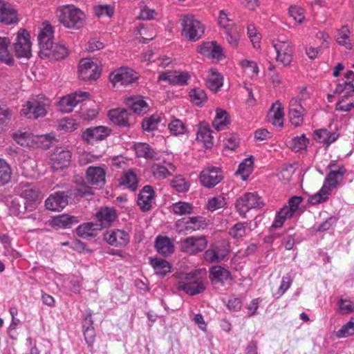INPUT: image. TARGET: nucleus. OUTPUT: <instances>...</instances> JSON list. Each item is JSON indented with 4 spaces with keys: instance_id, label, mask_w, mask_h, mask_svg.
Listing matches in <instances>:
<instances>
[{
    "instance_id": "nucleus-1",
    "label": "nucleus",
    "mask_w": 354,
    "mask_h": 354,
    "mask_svg": "<svg viewBox=\"0 0 354 354\" xmlns=\"http://www.w3.org/2000/svg\"><path fill=\"white\" fill-rule=\"evenodd\" d=\"M59 22L67 28L80 29L85 21L86 16L80 8L74 5H65L57 10Z\"/></svg>"
},
{
    "instance_id": "nucleus-2",
    "label": "nucleus",
    "mask_w": 354,
    "mask_h": 354,
    "mask_svg": "<svg viewBox=\"0 0 354 354\" xmlns=\"http://www.w3.org/2000/svg\"><path fill=\"white\" fill-rule=\"evenodd\" d=\"M177 284L178 290L183 291L189 295H196L203 292L206 288L203 279L196 272L181 273Z\"/></svg>"
},
{
    "instance_id": "nucleus-3",
    "label": "nucleus",
    "mask_w": 354,
    "mask_h": 354,
    "mask_svg": "<svg viewBox=\"0 0 354 354\" xmlns=\"http://www.w3.org/2000/svg\"><path fill=\"white\" fill-rule=\"evenodd\" d=\"M182 35L192 41L198 40L205 31L202 23L193 15H184L180 19Z\"/></svg>"
},
{
    "instance_id": "nucleus-4",
    "label": "nucleus",
    "mask_w": 354,
    "mask_h": 354,
    "mask_svg": "<svg viewBox=\"0 0 354 354\" xmlns=\"http://www.w3.org/2000/svg\"><path fill=\"white\" fill-rule=\"evenodd\" d=\"M47 106L48 101L46 98L39 96L32 97L23 105L20 113L28 119H37L46 115Z\"/></svg>"
},
{
    "instance_id": "nucleus-5",
    "label": "nucleus",
    "mask_w": 354,
    "mask_h": 354,
    "mask_svg": "<svg viewBox=\"0 0 354 354\" xmlns=\"http://www.w3.org/2000/svg\"><path fill=\"white\" fill-rule=\"evenodd\" d=\"M16 192L22 198V201L29 207V212H33L40 203L39 192L35 186L28 182H21L15 188Z\"/></svg>"
},
{
    "instance_id": "nucleus-6",
    "label": "nucleus",
    "mask_w": 354,
    "mask_h": 354,
    "mask_svg": "<svg viewBox=\"0 0 354 354\" xmlns=\"http://www.w3.org/2000/svg\"><path fill=\"white\" fill-rule=\"evenodd\" d=\"M138 79V73L128 67L119 68L109 75L110 82L114 86H132Z\"/></svg>"
},
{
    "instance_id": "nucleus-7",
    "label": "nucleus",
    "mask_w": 354,
    "mask_h": 354,
    "mask_svg": "<svg viewBox=\"0 0 354 354\" xmlns=\"http://www.w3.org/2000/svg\"><path fill=\"white\" fill-rule=\"evenodd\" d=\"M263 205L261 198L256 192H247L239 197L235 203L236 211L242 217L251 209L259 208Z\"/></svg>"
},
{
    "instance_id": "nucleus-8",
    "label": "nucleus",
    "mask_w": 354,
    "mask_h": 354,
    "mask_svg": "<svg viewBox=\"0 0 354 354\" xmlns=\"http://www.w3.org/2000/svg\"><path fill=\"white\" fill-rule=\"evenodd\" d=\"M15 54L17 58H30L32 55L30 37L25 29H20L13 44Z\"/></svg>"
},
{
    "instance_id": "nucleus-9",
    "label": "nucleus",
    "mask_w": 354,
    "mask_h": 354,
    "mask_svg": "<svg viewBox=\"0 0 354 354\" xmlns=\"http://www.w3.org/2000/svg\"><path fill=\"white\" fill-rule=\"evenodd\" d=\"M272 45L277 53L276 60L284 66H289L293 59V48L292 43L288 40H273Z\"/></svg>"
},
{
    "instance_id": "nucleus-10",
    "label": "nucleus",
    "mask_w": 354,
    "mask_h": 354,
    "mask_svg": "<svg viewBox=\"0 0 354 354\" xmlns=\"http://www.w3.org/2000/svg\"><path fill=\"white\" fill-rule=\"evenodd\" d=\"M207 245L205 236H192L181 241L180 251L189 255H195L202 252Z\"/></svg>"
},
{
    "instance_id": "nucleus-11",
    "label": "nucleus",
    "mask_w": 354,
    "mask_h": 354,
    "mask_svg": "<svg viewBox=\"0 0 354 354\" xmlns=\"http://www.w3.org/2000/svg\"><path fill=\"white\" fill-rule=\"evenodd\" d=\"M100 75V69L97 64L90 59H83L78 66L79 78L84 81L96 80Z\"/></svg>"
},
{
    "instance_id": "nucleus-12",
    "label": "nucleus",
    "mask_w": 354,
    "mask_h": 354,
    "mask_svg": "<svg viewBox=\"0 0 354 354\" xmlns=\"http://www.w3.org/2000/svg\"><path fill=\"white\" fill-rule=\"evenodd\" d=\"M89 93L87 92H75L62 97L57 103V106L62 113H70L73 108L80 102L87 99Z\"/></svg>"
},
{
    "instance_id": "nucleus-13",
    "label": "nucleus",
    "mask_w": 354,
    "mask_h": 354,
    "mask_svg": "<svg viewBox=\"0 0 354 354\" xmlns=\"http://www.w3.org/2000/svg\"><path fill=\"white\" fill-rule=\"evenodd\" d=\"M72 153L70 150L56 147L50 155V161L53 170H62L71 163Z\"/></svg>"
},
{
    "instance_id": "nucleus-14",
    "label": "nucleus",
    "mask_w": 354,
    "mask_h": 354,
    "mask_svg": "<svg viewBox=\"0 0 354 354\" xmlns=\"http://www.w3.org/2000/svg\"><path fill=\"white\" fill-rule=\"evenodd\" d=\"M199 178L203 186L212 188L223 179V172L219 167H209L201 171Z\"/></svg>"
},
{
    "instance_id": "nucleus-15",
    "label": "nucleus",
    "mask_w": 354,
    "mask_h": 354,
    "mask_svg": "<svg viewBox=\"0 0 354 354\" xmlns=\"http://www.w3.org/2000/svg\"><path fill=\"white\" fill-rule=\"evenodd\" d=\"M66 199L67 204L68 201H77L80 198L86 196L93 195L92 187L87 185L85 183L76 186H71L66 191H61Z\"/></svg>"
},
{
    "instance_id": "nucleus-16",
    "label": "nucleus",
    "mask_w": 354,
    "mask_h": 354,
    "mask_svg": "<svg viewBox=\"0 0 354 354\" xmlns=\"http://www.w3.org/2000/svg\"><path fill=\"white\" fill-rule=\"evenodd\" d=\"M111 130L104 126H97L87 128L82 132V139L87 143L93 144L95 142L102 140L107 138Z\"/></svg>"
},
{
    "instance_id": "nucleus-17",
    "label": "nucleus",
    "mask_w": 354,
    "mask_h": 354,
    "mask_svg": "<svg viewBox=\"0 0 354 354\" xmlns=\"http://www.w3.org/2000/svg\"><path fill=\"white\" fill-rule=\"evenodd\" d=\"M300 100L301 99L294 97L289 102L290 122L295 127H300L303 124L304 116L306 114V110L300 104Z\"/></svg>"
},
{
    "instance_id": "nucleus-18",
    "label": "nucleus",
    "mask_w": 354,
    "mask_h": 354,
    "mask_svg": "<svg viewBox=\"0 0 354 354\" xmlns=\"http://www.w3.org/2000/svg\"><path fill=\"white\" fill-rule=\"evenodd\" d=\"M335 165L336 160H333L330 162L327 167L330 171L324 181V184L331 189L337 187L338 183L342 180L344 174L346 173L345 167H340L338 169H334Z\"/></svg>"
},
{
    "instance_id": "nucleus-19",
    "label": "nucleus",
    "mask_w": 354,
    "mask_h": 354,
    "mask_svg": "<svg viewBox=\"0 0 354 354\" xmlns=\"http://www.w3.org/2000/svg\"><path fill=\"white\" fill-rule=\"evenodd\" d=\"M129 234L121 230H112L104 234V239L109 245L123 248L129 242Z\"/></svg>"
},
{
    "instance_id": "nucleus-20",
    "label": "nucleus",
    "mask_w": 354,
    "mask_h": 354,
    "mask_svg": "<svg viewBox=\"0 0 354 354\" xmlns=\"http://www.w3.org/2000/svg\"><path fill=\"white\" fill-rule=\"evenodd\" d=\"M43 28L40 30L38 35L39 46L40 48V56L44 55L47 50L54 44L53 26L48 22L43 24Z\"/></svg>"
},
{
    "instance_id": "nucleus-21",
    "label": "nucleus",
    "mask_w": 354,
    "mask_h": 354,
    "mask_svg": "<svg viewBox=\"0 0 354 354\" xmlns=\"http://www.w3.org/2000/svg\"><path fill=\"white\" fill-rule=\"evenodd\" d=\"M106 171L101 167L90 166L86 171V179L88 183L98 187H102L106 183Z\"/></svg>"
},
{
    "instance_id": "nucleus-22",
    "label": "nucleus",
    "mask_w": 354,
    "mask_h": 354,
    "mask_svg": "<svg viewBox=\"0 0 354 354\" xmlns=\"http://www.w3.org/2000/svg\"><path fill=\"white\" fill-rule=\"evenodd\" d=\"M158 81H167L173 85L183 86L187 84L189 75L186 72L167 71L158 76Z\"/></svg>"
},
{
    "instance_id": "nucleus-23",
    "label": "nucleus",
    "mask_w": 354,
    "mask_h": 354,
    "mask_svg": "<svg viewBox=\"0 0 354 354\" xmlns=\"http://www.w3.org/2000/svg\"><path fill=\"white\" fill-rule=\"evenodd\" d=\"M241 27L231 23L223 25L221 34L223 38L233 47L237 46L240 40Z\"/></svg>"
},
{
    "instance_id": "nucleus-24",
    "label": "nucleus",
    "mask_w": 354,
    "mask_h": 354,
    "mask_svg": "<svg viewBox=\"0 0 354 354\" xmlns=\"http://www.w3.org/2000/svg\"><path fill=\"white\" fill-rule=\"evenodd\" d=\"M209 278L212 283L222 285L229 280H232V274L227 269L221 266H214L209 268Z\"/></svg>"
},
{
    "instance_id": "nucleus-25",
    "label": "nucleus",
    "mask_w": 354,
    "mask_h": 354,
    "mask_svg": "<svg viewBox=\"0 0 354 354\" xmlns=\"http://www.w3.org/2000/svg\"><path fill=\"white\" fill-rule=\"evenodd\" d=\"M155 196V192L151 185H145L140 190L137 203L143 212H147L151 209L152 200Z\"/></svg>"
},
{
    "instance_id": "nucleus-26",
    "label": "nucleus",
    "mask_w": 354,
    "mask_h": 354,
    "mask_svg": "<svg viewBox=\"0 0 354 354\" xmlns=\"http://www.w3.org/2000/svg\"><path fill=\"white\" fill-rule=\"evenodd\" d=\"M67 205L66 199L61 191L50 194L45 201L46 208L54 212L62 211Z\"/></svg>"
},
{
    "instance_id": "nucleus-27",
    "label": "nucleus",
    "mask_w": 354,
    "mask_h": 354,
    "mask_svg": "<svg viewBox=\"0 0 354 354\" xmlns=\"http://www.w3.org/2000/svg\"><path fill=\"white\" fill-rule=\"evenodd\" d=\"M117 218L115 209L113 207H101L95 214V218L101 230L109 227Z\"/></svg>"
},
{
    "instance_id": "nucleus-28",
    "label": "nucleus",
    "mask_w": 354,
    "mask_h": 354,
    "mask_svg": "<svg viewBox=\"0 0 354 354\" xmlns=\"http://www.w3.org/2000/svg\"><path fill=\"white\" fill-rule=\"evenodd\" d=\"M227 255V251L218 245H212L203 254L204 259L210 263H218Z\"/></svg>"
},
{
    "instance_id": "nucleus-29",
    "label": "nucleus",
    "mask_w": 354,
    "mask_h": 354,
    "mask_svg": "<svg viewBox=\"0 0 354 354\" xmlns=\"http://www.w3.org/2000/svg\"><path fill=\"white\" fill-rule=\"evenodd\" d=\"M0 21L7 25L18 21L17 11L10 3L0 1Z\"/></svg>"
},
{
    "instance_id": "nucleus-30",
    "label": "nucleus",
    "mask_w": 354,
    "mask_h": 354,
    "mask_svg": "<svg viewBox=\"0 0 354 354\" xmlns=\"http://www.w3.org/2000/svg\"><path fill=\"white\" fill-rule=\"evenodd\" d=\"M109 117L113 123L120 127H127L131 125V114L124 109L111 110L109 113Z\"/></svg>"
},
{
    "instance_id": "nucleus-31",
    "label": "nucleus",
    "mask_w": 354,
    "mask_h": 354,
    "mask_svg": "<svg viewBox=\"0 0 354 354\" xmlns=\"http://www.w3.org/2000/svg\"><path fill=\"white\" fill-rule=\"evenodd\" d=\"M134 150L136 156L143 158L147 160L158 159V152L146 142H137L134 145Z\"/></svg>"
},
{
    "instance_id": "nucleus-32",
    "label": "nucleus",
    "mask_w": 354,
    "mask_h": 354,
    "mask_svg": "<svg viewBox=\"0 0 354 354\" xmlns=\"http://www.w3.org/2000/svg\"><path fill=\"white\" fill-rule=\"evenodd\" d=\"M78 222L76 216L64 214L53 218L50 225L55 229H67L72 227Z\"/></svg>"
},
{
    "instance_id": "nucleus-33",
    "label": "nucleus",
    "mask_w": 354,
    "mask_h": 354,
    "mask_svg": "<svg viewBox=\"0 0 354 354\" xmlns=\"http://www.w3.org/2000/svg\"><path fill=\"white\" fill-rule=\"evenodd\" d=\"M100 230H101L100 225L88 222L79 225L76 229V233L80 237L91 239L96 236L97 231Z\"/></svg>"
},
{
    "instance_id": "nucleus-34",
    "label": "nucleus",
    "mask_w": 354,
    "mask_h": 354,
    "mask_svg": "<svg viewBox=\"0 0 354 354\" xmlns=\"http://www.w3.org/2000/svg\"><path fill=\"white\" fill-rule=\"evenodd\" d=\"M157 252L163 257L170 256L174 251L173 243L167 236H158L155 241Z\"/></svg>"
},
{
    "instance_id": "nucleus-35",
    "label": "nucleus",
    "mask_w": 354,
    "mask_h": 354,
    "mask_svg": "<svg viewBox=\"0 0 354 354\" xmlns=\"http://www.w3.org/2000/svg\"><path fill=\"white\" fill-rule=\"evenodd\" d=\"M283 116V107L281 103L277 102L273 104L268 115L269 121L275 127H282Z\"/></svg>"
},
{
    "instance_id": "nucleus-36",
    "label": "nucleus",
    "mask_w": 354,
    "mask_h": 354,
    "mask_svg": "<svg viewBox=\"0 0 354 354\" xmlns=\"http://www.w3.org/2000/svg\"><path fill=\"white\" fill-rule=\"evenodd\" d=\"M200 51L202 54L209 55L218 60L224 57L222 47L216 41L204 43L201 46Z\"/></svg>"
},
{
    "instance_id": "nucleus-37",
    "label": "nucleus",
    "mask_w": 354,
    "mask_h": 354,
    "mask_svg": "<svg viewBox=\"0 0 354 354\" xmlns=\"http://www.w3.org/2000/svg\"><path fill=\"white\" fill-rule=\"evenodd\" d=\"M128 107L137 114L145 113L148 110L147 103L140 96L130 97L125 100Z\"/></svg>"
},
{
    "instance_id": "nucleus-38",
    "label": "nucleus",
    "mask_w": 354,
    "mask_h": 354,
    "mask_svg": "<svg viewBox=\"0 0 354 354\" xmlns=\"http://www.w3.org/2000/svg\"><path fill=\"white\" fill-rule=\"evenodd\" d=\"M68 55V49L63 44H54L49 48L41 57H47L51 59L59 60L64 59Z\"/></svg>"
},
{
    "instance_id": "nucleus-39",
    "label": "nucleus",
    "mask_w": 354,
    "mask_h": 354,
    "mask_svg": "<svg viewBox=\"0 0 354 354\" xmlns=\"http://www.w3.org/2000/svg\"><path fill=\"white\" fill-rule=\"evenodd\" d=\"M339 135L337 132H330L326 129H320L315 131V139L321 143H324L328 147L335 142Z\"/></svg>"
},
{
    "instance_id": "nucleus-40",
    "label": "nucleus",
    "mask_w": 354,
    "mask_h": 354,
    "mask_svg": "<svg viewBox=\"0 0 354 354\" xmlns=\"http://www.w3.org/2000/svg\"><path fill=\"white\" fill-rule=\"evenodd\" d=\"M212 130L206 125H201L196 133V140L203 143L206 149H210L213 146V136Z\"/></svg>"
},
{
    "instance_id": "nucleus-41",
    "label": "nucleus",
    "mask_w": 354,
    "mask_h": 354,
    "mask_svg": "<svg viewBox=\"0 0 354 354\" xmlns=\"http://www.w3.org/2000/svg\"><path fill=\"white\" fill-rule=\"evenodd\" d=\"M150 264L153 268L155 273L159 276L165 277L171 272V264L167 261L161 258H151Z\"/></svg>"
},
{
    "instance_id": "nucleus-42",
    "label": "nucleus",
    "mask_w": 354,
    "mask_h": 354,
    "mask_svg": "<svg viewBox=\"0 0 354 354\" xmlns=\"http://www.w3.org/2000/svg\"><path fill=\"white\" fill-rule=\"evenodd\" d=\"M230 124L227 112L221 108L216 109V115L212 121V125L217 131L225 129Z\"/></svg>"
},
{
    "instance_id": "nucleus-43",
    "label": "nucleus",
    "mask_w": 354,
    "mask_h": 354,
    "mask_svg": "<svg viewBox=\"0 0 354 354\" xmlns=\"http://www.w3.org/2000/svg\"><path fill=\"white\" fill-rule=\"evenodd\" d=\"M10 211L19 217H25V214L29 212V207L26 205L22 198L15 197L11 200L9 205Z\"/></svg>"
},
{
    "instance_id": "nucleus-44",
    "label": "nucleus",
    "mask_w": 354,
    "mask_h": 354,
    "mask_svg": "<svg viewBox=\"0 0 354 354\" xmlns=\"http://www.w3.org/2000/svg\"><path fill=\"white\" fill-rule=\"evenodd\" d=\"M331 193L332 189L323 183L322 188L317 193L309 196L308 202L312 205L325 203L328 200Z\"/></svg>"
},
{
    "instance_id": "nucleus-45",
    "label": "nucleus",
    "mask_w": 354,
    "mask_h": 354,
    "mask_svg": "<svg viewBox=\"0 0 354 354\" xmlns=\"http://www.w3.org/2000/svg\"><path fill=\"white\" fill-rule=\"evenodd\" d=\"M10 45V40L8 37H0V61L8 65L14 62L12 55L8 50Z\"/></svg>"
},
{
    "instance_id": "nucleus-46",
    "label": "nucleus",
    "mask_w": 354,
    "mask_h": 354,
    "mask_svg": "<svg viewBox=\"0 0 354 354\" xmlns=\"http://www.w3.org/2000/svg\"><path fill=\"white\" fill-rule=\"evenodd\" d=\"M138 179L136 174L131 170L125 172L120 178V185L128 188L131 191H136L138 188Z\"/></svg>"
},
{
    "instance_id": "nucleus-47",
    "label": "nucleus",
    "mask_w": 354,
    "mask_h": 354,
    "mask_svg": "<svg viewBox=\"0 0 354 354\" xmlns=\"http://www.w3.org/2000/svg\"><path fill=\"white\" fill-rule=\"evenodd\" d=\"M223 84V77L218 73L212 71L206 80L207 87L213 92H217Z\"/></svg>"
},
{
    "instance_id": "nucleus-48",
    "label": "nucleus",
    "mask_w": 354,
    "mask_h": 354,
    "mask_svg": "<svg viewBox=\"0 0 354 354\" xmlns=\"http://www.w3.org/2000/svg\"><path fill=\"white\" fill-rule=\"evenodd\" d=\"M346 81L343 83H339L335 89V93H341L344 90H348L349 93H354V85L353 82L354 81V73L352 71H348L345 74Z\"/></svg>"
},
{
    "instance_id": "nucleus-49",
    "label": "nucleus",
    "mask_w": 354,
    "mask_h": 354,
    "mask_svg": "<svg viewBox=\"0 0 354 354\" xmlns=\"http://www.w3.org/2000/svg\"><path fill=\"white\" fill-rule=\"evenodd\" d=\"M161 121V116L158 114H153L142 120V128L144 131L151 132L157 129L158 124Z\"/></svg>"
},
{
    "instance_id": "nucleus-50",
    "label": "nucleus",
    "mask_w": 354,
    "mask_h": 354,
    "mask_svg": "<svg viewBox=\"0 0 354 354\" xmlns=\"http://www.w3.org/2000/svg\"><path fill=\"white\" fill-rule=\"evenodd\" d=\"M191 102L198 106H202L207 100L206 93L203 89L195 88L189 91Z\"/></svg>"
},
{
    "instance_id": "nucleus-51",
    "label": "nucleus",
    "mask_w": 354,
    "mask_h": 354,
    "mask_svg": "<svg viewBox=\"0 0 354 354\" xmlns=\"http://www.w3.org/2000/svg\"><path fill=\"white\" fill-rule=\"evenodd\" d=\"M303 198L301 196H292L288 201V205L282 207L281 214L287 213L291 218L294 214L298 210L299 206L302 202Z\"/></svg>"
},
{
    "instance_id": "nucleus-52",
    "label": "nucleus",
    "mask_w": 354,
    "mask_h": 354,
    "mask_svg": "<svg viewBox=\"0 0 354 354\" xmlns=\"http://www.w3.org/2000/svg\"><path fill=\"white\" fill-rule=\"evenodd\" d=\"M115 12L114 7L108 4H99L93 7V13L97 18H111Z\"/></svg>"
},
{
    "instance_id": "nucleus-53",
    "label": "nucleus",
    "mask_w": 354,
    "mask_h": 354,
    "mask_svg": "<svg viewBox=\"0 0 354 354\" xmlns=\"http://www.w3.org/2000/svg\"><path fill=\"white\" fill-rule=\"evenodd\" d=\"M171 208L174 214L177 215L192 214L194 209L192 204L183 201L173 203Z\"/></svg>"
},
{
    "instance_id": "nucleus-54",
    "label": "nucleus",
    "mask_w": 354,
    "mask_h": 354,
    "mask_svg": "<svg viewBox=\"0 0 354 354\" xmlns=\"http://www.w3.org/2000/svg\"><path fill=\"white\" fill-rule=\"evenodd\" d=\"M187 229L189 234L205 226V220L202 216H192L185 218Z\"/></svg>"
},
{
    "instance_id": "nucleus-55",
    "label": "nucleus",
    "mask_w": 354,
    "mask_h": 354,
    "mask_svg": "<svg viewBox=\"0 0 354 354\" xmlns=\"http://www.w3.org/2000/svg\"><path fill=\"white\" fill-rule=\"evenodd\" d=\"M11 178V169L8 162L0 158V186L7 184Z\"/></svg>"
},
{
    "instance_id": "nucleus-56",
    "label": "nucleus",
    "mask_w": 354,
    "mask_h": 354,
    "mask_svg": "<svg viewBox=\"0 0 354 354\" xmlns=\"http://www.w3.org/2000/svg\"><path fill=\"white\" fill-rule=\"evenodd\" d=\"M248 224L246 222H239L230 228L228 234L234 239L245 236Z\"/></svg>"
},
{
    "instance_id": "nucleus-57",
    "label": "nucleus",
    "mask_w": 354,
    "mask_h": 354,
    "mask_svg": "<svg viewBox=\"0 0 354 354\" xmlns=\"http://www.w3.org/2000/svg\"><path fill=\"white\" fill-rule=\"evenodd\" d=\"M12 119L14 113L12 110L6 106H0V131L3 130Z\"/></svg>"
},
{
    "instance_id": "nucleus-58",
    "label": "nucleus",
    "mask_w": 354,
    "mask_h": 354,
    "mask_svg": "<svg viewBox=\"0 0 354 354\" xmlns=\"http://www.w3.org/2000/svg\"><path fill=\"white\" fill-rule=\"evenodd\" d=\"M308 142L309 140L304 134H302L292 139L291 147L295 151L299 152L306 149Z\"/></svg>"
},
{
    "instance_id": "nucleus-59",
    "label": "nucleus",
    "mask_w": 354,
    "mask_h": 354,
    "mask_svg": "<svg viewBox=\"0 0 354 354\" xmlns=\"http://www.w3.org/2000/svg\"><path fill=\"white\" fill-rule=\"evenodd\" d=\"M292 283V279L289 274L283 276L281 279V285L277 292L273 293V297L278 299H279L290 287Z\"/></svg>"
},
{
    "instance_id": "nucleus-60",
    "label": "nucleus",
    "mask_w": 354,
    "mask_h": 354,
    "mask_svg": "<svg viewBox=\"0 0 354 354\" xmlns=\"http://www.w3.org/2000/svg\"><path fill=\"white\" fill-rule=\"evenodd\" d=\"M350 31L347 26H343L337 32V41L339 44L346 46V48L351 49V44L349 42Z\"/></svg>"
},
{
    "instance_id": "nucleus-61",
    "label": "nucleus",
    "mask_w": 354,
    "mask_h": 354,
    "mask_svg": "<svg viewBox=\"0 0 354 354\" xmlns=\"http://www.w3.org/2000/svg\"><path fill=\"white\" fill-rule=\"evenodd\" d=\"M354 335V317L344 324L337 332L339 338L347 337Z\"/></svg>"
},
{
    "instance_id": "nucleus-62",
    "label": "nucleus",
    "mask_w": 354,
    "mask_h": 354,
    "mask_svg": "<svg viewBox=\"0 0 354 354\" xmlns=\"http://www.w3.org/2000/svg\"><path fill=\"white\" fill-rule=\"evenodd\" d=\"M225 205L226 201L225 197L219 195L209 198L208 200L207 207L209 211L214 212L218 209L225 207Z\"/></svg>"
},
{
    "instance_id": "nucleus-63",
    "label": "nucleus",
    "mask_w": 354,
    "mask_h": 354,
    "mask_svg": "<svg viewBox=\"0 0 354 354\" xmlns=\"http://www.w3.org/2000/svg\"><path fill=\"white\" fill-rule=\"evenodd\" d=\"M171 134L178 136L183 134L186 131V127L184 123L179 119L173 120L168 125Z\"/></svg>"
},
{
    "instance_id": "nucleus-64",
    "label": "nucleus",
    "mask_w": 354,
    "mask_h": 354,
    "mask_svg": "<svg viewBox=\"0 0 354 354\" xmlns=\"http://www.w3.org/2000/svg\"><path fill=\"white\" fill-rule=\"evenodd\" d=\"M153 176L157 179H164L171 175V172L165 166L153 165L151 167Z\"/></svg>"
}]
</instances>
